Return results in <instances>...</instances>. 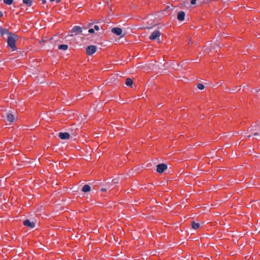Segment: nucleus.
Here are the masks:
<instances>
[{"instance_id":"obj_1","label":"nucleus","mask_w":260,"mask_h":260,"mask_svg":"<svg viewBox=\"0 0 260 260\" xmlns=\"http://www.w3.org/2000/svg\"><path fill=\"white\" fill-rule=\"evenodd\" d=\"M17 38V35L12 34L9 36L7 39L8 46L11 48L12 50L15 51L16 49V41Z\"/></svg>"},{"instance_id":"obj_2","label":"nucleus","mask_w":260,"mask_h":260,"mask_svg":"<svg viewBox=\"0 0 260 260\" xmlns=\"http://www.w3.org/2000/svg\"><path fill=\"white\" fill-rule=\"evenodd\" d=\"M82 28L79 26H75L71 30L72 34L70 35V36H73L74 35H78L79 34H82Z\"/></svg>"},{"instance_id":"obj_3","label":"nucleus","mask_w":260,"mask_h":260,"mask_svg":"<svg viewBox=\"0 0 260 260\" xmlns=\"http://www.w3.org/2000/svg\"><path fill=\"white\" fill-rule=\"evenodd\" d=\"M97 50V47L94 45L88 46L86 49V53L88 55H92Z\"/></svg>"},{"instance_id":"obj_4","label":"nucleus","mask_w":260,"mask_h":260,"mask_svg":"<svg viewBox=\"0 0 260 260\" xmlns=\"http://www.w3.org/2000/svg\"><path fill=\"white\" fill-rule=\"evenodd\" d=\"M168 168V166L165 164H160L156 166V171L158 173H162Z\"/></svg>"},{"instance_id":"obj_5","label":"nucleus","mask_w":260,"mask_h":260,"mask_svg":"<svg viewBox=\"0 0 260 260\" xmlns=\"http://www.w3.org/2000/svg\"><path fill=\"white\" fill-rule=\"evenodd\" d=\"M161 33L159 30H155L152 32L149 37V39L151 40H154L155 39H158L160 36Z\"/></svg>"},{"instance_id":"obj_6","label":"nucleus","mask_w":260,"mask_h":260,"mask_svg":"<svg viewBox=\"0 0 260 260\" xmlns=\"http://www.w3.org/2000/svg\"><path fill=\"white\" fill-rule=\"evenodd\" d=\"M15 120L14 115L11 113H7L6 114V121L10 124L13 123Z\"/></svg>"},{"instance_id":"obj_7","label":"nucleus","mask_w":260,"mask_h":260,"mask_svg":"<svg viewBox=\"0 0 260 260\" xmlns=\"http://www.w3.org/2000/svg\"><path fill=\"white\" fill-rule=\"evenodd\" d=\"M58 137L62 140H66L69 139L70 137V135L69 133L64 132V133H59L58 134Z\"/></svg>"},{"instance_id":"obj_8","label":"nucleus","mask_w":260,"mask_h":260,"mask_svg":"<svg viewBox=\"0 0 260 260\" xmlns=\"http://www.w3.org/2000/svg\"><path fill=\"white\" fill-rule=\"evenodd\" d=\"M111 31L117 36H120L122 33V29L119 27H114L112 29Z\"/></svg>"},{"instance_id":"obj_9","label":"nucleus","mask_w":260,"mask_h":260,"mask_svg":"<svg viewBox=\"0 0 260 260\" xmlns=\"http://www.w3.org/2000/svg\"><path fill=\"white\" fill-rule=\"evenodd\" d=\"M185 13L183 11H180L177 14V19L179 21H183L185 18Z\"/></svg>"},{"instance_id":"obj_10","label":"nucleus","mask_w":260,"mask_h":260,"mask_svg":"<svg viewBox=\"0 0 260 260\" xmlns=\"http://www.w3.org/2000/svg\"><path fill=\"white\" fill-rule=\"evenodd\" d=\"M0 34L3 36H4L5 35H9V36H10V34H12V33L9 32L7 28L3 27L0 28Z\"/></svg>"},{"instance_id":"obj_11","label":"nucleus","mask_w":260,"mask_h":260,"mask_svg":"<svg viewBox=\"0 0 260 260\" xmlns=\"http://www.w3.org/2000/svg\"><path fill=\"white\" fill-rule=\"evenodd\" d=\"M24 225L29 227L30 229L32 228V222H30L29 219L24 220L23 222Z\"/></svg>"},{"instance_id":"obj_12","label":"nucleus","mask_w":260,"mask_h":260,"mask_svg":"<svg viewBox=\"0 0 260 260\" xmlns=\"http://www.w3.org/2000/svg\"><path fill=\"white\" fill-rule=\"evenodd\" d=\"M91 189V187L89 185L86 184L84 185L82 188V190L84 192H89Z\"/></svg>"},{"instance_id":"obj_13","label":"nucleus","mask_w":260,"mask_h":260,"mask_svg":"<svg viewBox=\"0 0 260 260\" xmlns=\"http://www.w3.org/2000/svg\"><path fill=\"white\" fill-rule=\"evenodd\" d=\"M133 84V80L131 78H127L125 81V84L128 86L131 87L132 86Z\"/></svg>"},{"instance_id":"obj_14","label":"nucleus","mask_w":260,"mask_h":260,"mask_svg":"<svg viewBox=\"0 0 260 260\" xmlns=\"http://www.w3.org/2000/svg\"><path fill=\"white\" fill-rule=\"evenodd\" d=\"M191 226L194 230H197L200 228V224L193 221L191 223Z\"/></svg>"},{"instance_id":"obj_15","label":"nucleus","mask_w":260,"mask_h":260,"mask_svg":"<svg viewBox=\"0 0 260 260\" xmlns=\"http://www.w3.org/2000/svg\"><path fill=\"white\" fill-rule=\"evenodd\" d=\"M58 49L67 50L68 49V46L67 45H60L58 47Z\"/></svg>"},{"instance_id":"obj_16","label":"nucleus","mask_w":260,"mask_h":260,"mask_svg":"<svg viewBox=\"0 0 260 260\" xmlns=\"http://www.w3.org/2000/svg\"><path fill=\"white\" fill-rule=\"evenodd\" d=\"M23 3L28 6H30L32 4L31 0H23Z\"/></svg>"},{"instance_id":"obj_17","label":"nucleus","mask_w":260,"mask_h":260,"mask_svg":"<svg viewBox=\"0 0 260 260\" xmlns=\"http://www.w3.org/2000/svg\"><path fill=\"white\" fill-rule=\"evenodd\" d=\"M13 0H4V3L8 5H11L13 3Z\"/></svg>"},{"instance_id":"obj_18","label":"nucleus","mask_w":260,"mask_h":260,"mask_svg":"<svg viewBox=\"0 0 260 260\" xmlns=\"http://www.w3.org/2000/svg\"><path fill=\"white\" fill-rule=\"evenodd\" d=\"M197 87L199 89L203 90L204 89L205 86L203 84L199 83L197 85Z\"/></svg>"},{"instance_id":"obj_19","label":"nucleus","mask_w":260,"mask_h":260,"mask_svg":"<svg viewBox=\"0 0 260 260\" xmlns=\"http://www.w3.org/2000/svg\"><path fill=\"white\" fill-rule=\"evenodd\" d=\"M119 178H115V179H113L112 181V183L113 184H118L119 183Z\"/></svg>"},{"instance_id":"obj_20","label":"nucleus","mask_w":260,"mask_h":260,"mask_svg":"<svg viewBox=\"0 0 260 260\" xmlns=\"http://www.w3.org/2000/svg\"><path fill=\"white\" fill-rule=\"evenodd\" d=\"M94 29L93 28H90L88 30V32L90 34H93V33H94Z\"/></svg>"},{"instance_id":"obj_21","label":"nucleus","mask_w":260,"mask_h":260,"mask_svg":"<svg viewBox=\"0 0 260 260\" xmlns=\"http://www.w3.org/2000/svg\"><path fill=\"white\" fill-rule=\"evenodd\" d=\"M94 29L95 30H100V27H99V26L98 25H95L94 26Z\"/></svg>"},{"instance_id":"obj_22","label":"nucleus","mask_w":260,"mask_h":260,"mask_svg":"<svg viewBox=\"0 0 260 260\" xmlns=\"http://www.w3.org/2000/svg\"><path fill=\"white\" fill-rule=\"evenodd\" d=\"M106 190H107L106 188H103L101 189L102 191H106Z\"/></svg>"},{"instance_id":"obj_23","label":"nucleus","mask_w":260,"mask_h":260,"mask_svg":"<svg viewBox=\"0 0 260 260\" xmlns=\"http://www.w3.org/2000/svg\"><path fill=\"white\" fill-rule=\"evenodd\" d=\"M236 90V88H233L231 90V91H234Z\"/></svg>"},{"instance_id":"obj_24","label":"nucleus","mask_w":260,"mask_h":260,"mask_svg":"<svg viewBox=\"0 0 260 260\" xmlns=\"http://www.w3.org/2000/svg\"><path fill=\"white\" fill-rule=\"evenodd\" d=\"M3 12H0V17L3 16Z\"/></svg>"},{"instance_id":"obj_25","label":"nucleus","mask_w":260,"mask_h":260,"mask_svg":"<svg viewBox=\"0 0 260 260\" xmlns=\"http://www.w3.org/2000/svg\"><path fill=\"white\" fill-rule=\"evenodd\" d=\"M23 232H24V234H25V235H26L27 234V231L23 230Z\"/></svg>"},{"instance_id":"obj_26","label":"nucleus","mask_w":260,"mask_h":260,"mask_svg":"<svg viewBox=\"0 0 260 260\" xmlns=\"http://www.w3.org/2000/svg\"><path fill=\"white\" fill-rule=\"evenodd\" d=\"M46 0H43V1H42V3H43V4H45V3H46Z\"/></svg>"},{"instance_id":"obj_27","label":"nucleus","mask_w":260,"mask_h":260,"mask_svg":"<svg viewBox=\"0 0 260 260\" xmlns=\"http://www.w3.org/2000/svg\"><path fill=\"white\" fill-rule=\"evenodd\" d=\"M253 135L254 136H257L258 135V133H254Z\"/></svg>"},{"instance_id":"obj_28","label":"nucleus","mask_w":260,"mask_h":260,"mask_svg":"<svg viewBox=\"0 0 260 260\" xmlns=\"http://www.w3.org/2000/svg\"><path fill=\"white\" fill-rule=\"evenodd\" d=\"M61 0H56V3H58L60 2Z\"/></svg>"},{"instance_id":"obj_29","label":"nucleus","mask_w":260,"mask_h":260,"mask_svg":"<svg viewBox=\"0 0 260 260\" xmlns=\"http://www.w3.org/2000/svg\"><path fill=\"white\" fill-rule=\"evenodd\" d=\"M152 28V27H147V29H151V28Z\"/></svg>"},{"instance_id":"obj_30","label":"nucleus","mask_w":260,"mask_h":260,"mask_svg":"<svg viewBox=\"0 0 260 260\" xmlns=\"http://www.w3.org/2000/svg\"><path fill=\"white\" fill-rule=\"evenodd\" d=\"M108 188H110V185H108Z\"/></svg>"},{"instance_id":"obj_31","label":"nucleus","mask_w":260,"mask_h":260,"mask_svg":"<svg viewBox=\"0 0 260 260\" xmlns=\"http://www.w3.org/2000/svg\"><path fill=\"white\" fill-rule=\"evenodd\" d=\"M44 42L43 40H42L40 42V43H42V42Z\"/></svg>"},{"instance_id":"obj_32","label":"nucleus","mask_w":260,"mask_h":260,"mask_svg":"<svg viewBox=\"0 0 260 260\" xmlns=\"http://www.w3.org/2000/svg\"><path fill=\"white\" fill-rule=\"evenodd\" d=\"M54 1H55V0H50V2H54Z\"/></svg>"},{"instance_id":"obj_33","label":"nucleus","mask_w":260,"mask_h":260,"mask_svg":"<svg viewBox=\"0 0 260 260\" xmlns=\"http://www.w3.org/2000/svg\"><path fill=\"white\" fill-rule=\"evenodd\" d=\"M251 137V136L250 135H248V138H250Z\"/></svg>"},{"instance_id":"obj_34","label":"nucleus","mask_w":260,"mask_h":260,"mask_svg":"<svg viewBox=\"0 0 260 260\" xmlns=\"http://www.w3.org/2000/svg\"><path fill=\"white\" fill-rule=\"evenodd\" d=\"M33 226H34V228H35V223H34Z\"/></svg>"},{"instance_id":"obj_35","label":"nucleus","mask_w":260,"mask_h":260,"mask_svg":"<svg viewBox=\"0 0 260 260\" xmlns=\"http://www.w3.org/2000/svg\"><path fill=\"white\" fill-rule=\"evenodd\" d=\"M189 43H191V40H190V41H189Z\"/></svg>"}]
</instances>
